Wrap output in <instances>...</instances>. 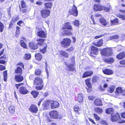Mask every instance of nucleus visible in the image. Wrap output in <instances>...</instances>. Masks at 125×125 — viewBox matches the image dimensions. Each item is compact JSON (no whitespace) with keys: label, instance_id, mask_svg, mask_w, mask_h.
Segmentation results:
<instances>
[{"label":"nucleus","instance_id":"f257e3e1","mask_svg":"<svg viewBox=\"0 0 125 125\" xmlns=\"http://www.w3.org/2000/svg\"><path fill=\"white\" fill-rule=\"evenodd\" d=\"M94 9L95 11H101L104 10L107 12L109 11L110 10L109 7L103 6L99 5H94Z\"/></svg>","mask_w":125,"mask_h":125},{"label":"nucleus","instance_id":"f03ea898","mask_svg":"<svg viewBox=\"0 0 125 125\" xmlns=\"http://www.w3.org/2000/svg\"><path fill=\"white\" fill-rule=\"evenodd\" d=\"M112 50L111 48H107L102 50L101 52L102 55L109 56H110L113 53Z\"/></svg>","mask_w":125,"mask_h":125},{"label":"nucleus","instance_id":"7ed1b4c3","mask_svg":"<svg viewBox=\"0 0 125 125\" xmlns=\"http://www.w3.org/2000/svg\"><path fill=\"white\" fill-rule=\"evenodd\" d=\"M71 42L70 40L67 38H64L63 40L60 42L62 46L64 48L68 47L70 45Z\"/></svg>","mask_w":125,"mask_h":125},{"label":"nucleus","instance_id":"20e7f679","mask_svg":"<svg viewBox=\"0 0 125 125\" xmlns=\"http://www.w3.org/2000/svg\"><path fill=\"white\" fill-rule=\"evenodd\" d=\"M115 95L116 96L121 95L125 96V90H123L121 87L116 88L115 92Z\"/></svg>","mask_w":125,"mask_h":125},{"label":"nucleus","instance_id":"39448f33","mask_svg":"<svg viewBox=\"0 0 125 125\" xmlns=\"http://www.w3.org/2000/svg\"><path fill=\"white\" fill-rule=\"evenodd\" d=\"M119 114L118 113H117L114 116H112L111 120L113 122H115L116 120H117L118 122L120 123L125 122V121L121 120Z\"/></svg>","mask_w":125,"mask_h":125},{"label":"nucleus","instance_id":"423d86ee","mask_svg":"<svg viewBox=\"0 0 125 125\" xmlns=\"http://www.w3.org/2000/svg\"><path fill=\"white\" fill-rule=\"evenodd\" d=\"M49 115L52 118L60 119L61 117L59 116L58 112L56 111H53L50 112L49 113Z\"/></svg>","mask_w":125,"mask_h":125},{"label":"nucleus","instance_id":"0eeeda50","mask_svg":"<svg viewBox=\"0 0 125 125\" xmlns=\"http://www.w3.org/2000/svg\"><path fill=\"white\" fill-rule=\"evenodd\" d=\"M41 16L43 18H47L50 15V11L49 10H43L41 11Z\"/></svg>","mask_w":125,"mask_h":125},{"label":"nucleus","instance_id":"6e6552de","mask_svg":"<svg viewBox=\"0 0 125 125\" xmlns=\"http://www.w3.org/2000/svg\"><path fill=\"white\" fill-rule=\"evenodd\" d=\"M33 83L35 85H41L43 84L42 79L39 77H36L33 80Z\"/></svg>","mask_w":125,"mask_h":125},{"label":"nucleus","instance_id":"1a4fd4ad","mask_svg":"<svg viewBox=\"0 0 125 125\" xmlns=\"http://www.w3.org/2000/svg\"><path fill=\"white\" fill-rule=\"evenodd\" d=\"M69 13L75 16H76L78 15V11L76 6L74 5L72 9L69 11Z\"/></svg>","mask_w":125,"mask_h":125},{"label":"nucleus","instance_id":"9d476101","mask_svg":"<svg viewBox=\"0 0 125 125\" xmlns=\"http://www.w3.org/2000/svg\"><path fill=\"white\" fill-rule=\"evenodd\" d=\"M30 111L34 113H36L38 111V109L36 106L32 104L29 109Z\"/></svg>","mask_w":125,"mask_h":125},{"label":"nucleus","instance_id":"9b49d317","mask_svg":"<svg viewBox=\"0 0 125 125\" xmlns=\"http://www.w3.org/2000/svg\"><path fill=\"white\" fill-rule=\"evenodd\" d=\"M37 35L40 37L45 38L46 37L47 33L44 31L40 30L37 32Z\"/></svg>","mask_w":125,"mask_h":125},{"label":"nucleus","instance_id":"f8f14e48","mask_svg":"<svg viewBox=\"0 0 125 125\" xmlns=\"http://www.w3.org/2000/svg\"><path fill=\"white\" fill-rule=\"evenodd\" d=\"M59 103L57 101H52L51 102V107L52 109L57 108L59 107Z\"/></svg>","mask_w":125,"mask_h":125},{"label":"nucleus","instance_id":"ddd939ff","mask_svg":"<svg viewBox=\"0 0 125 125\" xmlns=\"http://www.w3.org/2000/svg\"><path fill=\"white\" fill-rule=\"evenodd\" d=\"M67 29L71 30H72V27L70 23L68 22H66L65 23L64 26L63 27V29Z\"/></svg>","mask_w":125,"mask_h":125},{"label":"nucleus","instance_id":"4468645a","mask_svg":"<svg viewBox=\"0 0 125 125\" xmlns=\"http://www.w3.org/2000/svg\"><path fill=\"white\" fill-rule=\"evenodd\" d=\"M19 92L22 94H26L28 93V91L26 89L25 87H21L20 88Z\"/></svg>","mask_w":125,"mask_h":125},{"label":"nucleus","instance_id":"2eb2a0df","mask_svg":"<svg viewBox=\"0 0 125 125\" xmlns=\"http://www.w3.org/2000/svg\"><path fill=\"white\" fill-rule=\"evenodd\" d=\"M93 73L92 71H88L85 72L83 74V78H85L89 76L92 75Z\"/></svg>","mask_w":125,"mask_h":125},{"label":"nucleus","instance_id":"dca6fc26","mask_svg":"<svg viewBox=\"0 0 125 125\" xmlns=\"http://www.w3.org/2000/svg\"><path fill=\"white\" fill-rule=\"evenodd\" d=\"M103 41L102 40H99L96 42H94L93 44L96 46L100 47L103 45Z\"/></svg>","mask_w":125,"mask_h":125},{"label":"nucleus","instance_id":"f3484780","mask_svg":"<svg viewBox=\"0 0 125 125\" xmlns=\"http://www.w3.org/2000/svg\"><path fill=\"white\" fill-rule=\"evenodd\" d=\"M15 79L17 82H21L23 80V77L20 74L17 75L15 76Z\"/></svg>","mask_w":125,"mask_h":125},{"label":"nucleus","instance_id":"a211bd4d","mask_svg":"<svg viewBox=\"0 0 125 125\" xmlns=\"http://www.w3.org/2000/svg\"><path fill=\"white\" fill-rule=\"evenodd\" d=\"M29 47L31 49L34 50L37 49L38 48L36 44L33 42H30L29 43Z\"/></svg>","mask_w":125,"mask_h":125},{"label":"nucleus","instance_id":"6ab92c4d","mask_svg":"<svg viewBox=\"0 0 125 125\" xmlns=\"http://www.w3.org/2000/svg\"><path fill=\"white\" fill-rule=\"evenodd\" d=\"M98 52V49L97 48L94 46H92L91 47V53L95 55H97Z\"/></svg>","mask_w":125,"mask_h":125},{"label":"nucleus","instance_id":"aec40b11","mask_svg":"<svg viewBox=\"0 0 125 125\" xmlns=\"http://www.w3.org/2000/svg\"><path fill=\"white\" fill-rule=\"evenodd\" d=\"M104 73L107 75H111L113 73V71L110 69H105V70H103Z\"/></svg>","mask_w":125,"mask_h":125},{"label":"nucleus","instance_id":"412c9836","mask_svg":"<svg viewBox=\"0 0 125 125\" xmlns=\"http://www.w3.org/2000/svg\"><path fill=\"white\" fill-rule=\"evenodd\" d=\"M37 41L38 42L37 43L38 45L42 46L43 45L45 39L42 38H39L37 39Z\"/></svg>","mask_w":125,"mask_h":125},{"label":"nucleus","instance_id":"4be33fe9","mask_svg":"<svg viewBox=\"0 0 125 125\" xmlns=\"http://www.w3.org/2000/svg\"><path fill=\"white\" fill-rule=\"evenodd\" d=\"M72 34L71 32L68 30H64L62 32V35H70Z\"/></svg>","mask_w":125,"mask_h":125},{"label":"nucleus","instance_id":"5701e85b","mask_svg":"<svg viewBox=\"0 0 125 125\" xmlns=\"http://www.w3.org/2000/svg\"><path fill=\"white\" fill-rule=\"evenodd\" d=\"M125 56V52H122L120 53L116 56L117 58L119 59H121L124 58Z\"/></svg>","mask_w":125,"mask_h":125},{"label":"nucleus","instance_id":"b1692460","mask_svg":"<svg viewBox=\"0 0 125 125\" xmlns=\"http://www.w3.org/2000/svg\"><path fill=\"white\" fill-rule=\"evenodd\" d=\"M9 112L12 114L14 113L15 112V108L14 106L11 105L8 108Z\"/></svg>","mask_w":125,"mask_h":125},{"label":"nucleus","instance_id":"393cba45","mask_svg":"<svg viewBox=\"0 0 125 125\" xmlns=\"http://www.w3.org/2000/svg\"><path fill=\"white\" fill-rule=\"evenodd\" d=\"M94 103L97 106H101L102 105L101 100L99 99H97L95 100Z\"/></svg>","mask_w":125,"mask_h":125},{"label":"nucleus","instance_id":"a878e982","mask_svg":"<svg viewBox=\"0 0 125 125\" xmlns=\"http://www.w3.org/2000/svg\"><path fill=\"white\" fill-rule=\"evenodd\" d=\"M83 97L82 94H79L78 96V101L80 103H81L83 101Z\"/></svg>","mask_w":125,"mask_h":125},{"label":"nucleus","instance_id":"bb28decb","mask_svg":"<svg viewBox=\"0 0 125 125\" xmlns=\"http://www.w3.org/2000/svg\"><path fill=\"white\" fill-rule=\"evenodd\" d=\"M100 21L102 25L104 26L106 25L107 23V22L103 17H102L100 19Z\"/></svg>","mask_w":125,"mask_h":125},{"label":"nucleus","instance_id":"cd10ccee","mask_svg":"<svg viewBox=\"0 0 125 125\" xmlns=\"http://www.w3.org/2000/svg\"><path fill=\"white\" fill-rule=\"evenodd\" d=\"M111 23L112 25H113L118 24V19L117 18H116V19H114L113 20L111 21Z\"/></svg>","mask_w":125,"mask_h":125},{"label":"nucleus","instance_id":"c85d7f7f","mask_svg":"<svg viewBox=\"0 0 125 125\" xmlns=\"http://www.w3.org/2000/svg\"><path fill=\"white\" fill-rule=\"evenodd\" d=\"M105 61V62L109 63H113L114 61V60L112 58H108L106 59Z\"/></svg>","mask_w":125,"mask_h":125},{"label":"nucleus","instance_id":"c756f323","mask_svg":"<svg viewBox=\"0 0 125 125\" xmlns=\"http://www.w3.org/2000/svg\"><path fill=\"white\" fill-rule=\"evenodd\" d=\"M70 71H75V69L74 67V65L73 64H71L67 66Z\"/></svg>","mask_w":125,"mask_h":125},{"label":"nucleus","instance_id":"7c9ffc66","mask_svg":"<svg viewBox=\"0 0 125 125\" xmlns=\"http://www.w3.org/2000/svg\"><path fill=\"white\" fill-rule=\"evenodd\" d=\"M60 54L65 57H68V53L65 51H62L60 52Z\"/></svg>","mask_w":125,"mask_h":125},{"label":"nucleus","instance_id":"2f4dec72","mask_svg":"<svg viewBox=\"0 0 125 125\" xmlns=\"http://www.w3.org/2000/svg\"><path fill=\"white\" fill-rule=\"evenodd\" d=\"M31 93L34 98L37 97L39 94V93L36 91H32L31 92Z\"/></svg>","mask_w":125,"mask_h":125},{"label":"nucleus","instance_id":"473e14b6","mask_svg":"<svg viewBox=\"0 0 125 125\" xmlns=\"http://www.w3.org/2000/svg\"><path fill=\"white\" fill-rule=\"evenodd\" d=\"M15 73H19L20 74L22 73V69L21 68L19 67H18L17 69L15 70Z\"/></svg>","mask_w":125,"mask_h":125},{"label":"nucleus","instance_id":"72a5a7b5","mask_svg":"<svg viewBox=\"0 0 125 125\" xmlns=\"http://www.w3.org/2000/svg\"><path fill=\"white\" fill-rule=\"evenodd\" d=\"M31 58V55L30 53L26 54L24 56V58L26 60H28L30 59Z\"/></svg>","mask_w":125,"mask_h":125},{"label":"nucleus","instance_id":"f704fd0d","mask_svg":"<svg viewBox=\"0 0 125 125\" xmlns=\"http://www.w3.org/2000/svg\"><path fill=\"white\" fill-rule=\"evenodd\" d=\"M20 44L23 47L26 48H27L25 42L22 40H20Z\"/></svg>","mask_w":125,"mask_h":125},{"label":"nucleus","instance_id":"c9c22d12","mask_svg":"<svg viewBox=\"0 0 125 125\" xmlns=\"http://www.w3.org/2000/svg\"><path fill=\"white\" fill-rule=\"evenodd\" d=\"M36 59L38 60L41 61L42 59V55L39 53H38L35 56Z\"/></svg>","mask_w":125,"mask_h":125},{"label":"nucleus","instance_id":"e433bc0d","mask_svg":"<svg viewBox=\"0 0 125 125\" xmlns=\"http://www.w3.org/2000/svg\"><path fill=\"white\" fill-rule=\"evenodd\" d=\"M79 108L78 106H76L74 107V110L76 113L77 114H79V113L78 112L79 110Z\"/></svg>","mask_w":125,"mask_h":125},{"label":"nucleus","instance_id":"4c0bfd02","mask_svg":"<svg viewBox=\"0 0 125 125\" xmlns=\"http://www.w3.org/2000/svg\"><path fill=\"white\" fill-rule=\"evenodd\" d=\"M95 111L98 113L100 114L103 112L102 109L100 108H95Z\"/></svg>","mask_w":125,"mask_h":125},{"label":"nucleus","instance_id":"58836bf2","mask_svg":"<svg viewBox=\"0 0 125 125\" xmlns=\"http://www.w3.org/2000/svg\"><path fill=\"white\" fill-rule=\"evenodd\" d=\"M4 80V81H6L7 80V71H4L3 72Z\"/></svg>","mask_w":125,"mask_h":125},{"label":"nucleus","instance_id":"ea45409f","mask_svg":"<svg viewBox=\"0 0 125 125\" xmlns=\"http://www.w3.org/2000/svg\"><path fill=\"white\" fill-rule=\"evenodd\" d=\"M113 109L112 108H109L107 109L106 110V112L107 114L112 113L113 112Z\"/></svg>","mask_w":125,"mask_h":125},{"label":"nucleus","instance_id":"a19ab883","mask_svg":"<svg viewBox=\"0 0 125 125\" xmlns=\"http://www.w3.org/2000/svg\"><path fill=\"white\" fill-rule=\"evenodd\" d=\"M42 73L41 70L40 69L36 70L35 71V74L37 75H40Z\"/></svg>","mask_w":125,"mask_h":125},{"label":"nucleus","instance_id":"79ce46f5","mask_svg":"<svg viewBox=\"0 0 125 125\" xmlns=\"http://www.w3.org/2000/svg\"><path fill=\"white\" fill-rule=\"evenodd\" d=\"M119 37V36L118 35H115L113 36L110 37L109 38V39L112 40L114 39H118Z\"/></svg>","mask_w":125,"mask_h":125},{"label":"nucleus","instance_id":"37998d69","mask_svg":"<svg viewBox=\"0 0 125 125\" xmlns=\"http://www.w3.org/2000/svg\"><path fill=\"white\" fill-rule=\"evenodd\" d=\"M4 28V26L3 24L1 22H0V31L1 32L3 31Z\"/></svg>","mask_w":125,"mask_h":125},{"label":"nucleus","instance_id":"c03bdc74","mask_svg":"<svg viewBox=\"0 0 125 125\" xmlns=\"http://www.w3.org/2000/svg\"><path fill=\"white\" fill-rule=\"evenodd\" d=\"M44 5L47 8H51L52 6V3L50 2L45 3Z\"/></svg>","mask_w":125,"mask_h":125},{"label":"nucleus","instance_id":"a18cd8bd","mask_svg":"<svg viewBox=\"0 0 125 125\" xmlns=\"http://www.w3.org/2000/svg\"><path fill=\"white\" fill-rule=\"evenodd\" d=\"M39 85V86H36L35 87V88L36 89L38 90H40L42 89L43 86V84L41 85Z\"/></svg>","mask_w":125,"mask_h":125},{"label":"nucleus","instance_id":"49530a36","mask_svg":"<svg viewBox=\"0 0 125 125\" xmlns=\"http://www.w3.org/2000/svg\"><path fill=\"white\" fill-rule=\"evenodd\" d=\"M117 16L123 20H125V15L119 14H118Z\"/></svg>","mask_w":125,"mask_h":125},{"label":"nucleus","instance_id":"de8ad7c7","mask_svg":"<svg viewBox=\"0 0 125 125\" xmlns=\"http://www.w3.org/2000/svg\"><path fill=\"white\" fill-rule=\"evenodd\" d=\"M115 87L113 86H112L109 88V89L108 90L109 91V93H112L114 90Z\"/></svg>","mask_w":125,"mask_h":125},{"label":"nucleus","instance_id":"09e8293b","mask_svg":"<svg viewBox=\"0 0 125 125\" xmlns=\"http://www.w3.org/2000/svg\"><path fill=\"white\" fill-rule=\"evenodd\" d=\"M74 25L76 26H78L80 25L79 21L77 20H75L74 22Z\"/></svg>","mask_w":125,"mask_h":125},{"label":"nucleus","instance_id":"8fccbe9b","mask_svg":"<svg viewBox=\"0 0 125 125\" xmlns=\"http://www.w3.org/2000/svg\"><path fill=\"white\" fill-rule=\"evenodd\" d=\"M21 7L23 8H25L26 7V4L25 2L23 0L21 1Z\"/></svg>","mask_w":125,"mask_h":125},{"label":"nucleus","instance_id":"3c124183","mask_svg":"<svg viewBox=\"0 0 125 125\" xmlns=\"http://www.w3.org/2000/svg\"><path fill=\"white\" fill-rule=\"evenodd\" d=\"M94 117L97 121H99L100 120V118L96 114H94Z\"/></svg>","mask_w":125,"mask_h":125},{"label":"nucleus","instance_id":"603ef678","mask_svg":"<svg viewBox=\"0 0 125 125\" xmlns=\"http://www.w3.org/2000/svg\"><path fill=\"white\" fill-rule=\"evenodd\" d=\"M98 77L96 76H94L92 78V81L94 82H96L98 80Z\"/></svg>","mask_w":125,"mask_h":125},{"label":"nucleus","instance_id":"864d4df0","mask_svg":"<svg viewBox=\"0 0 125 125\" xmlns=\"http://www.w3.org/2000/svg\"><path fill=\"white\" fill-rule=\"evenodd\" d=\"M5 66H4L0 65V70L1 71H3L5 69Z\"/></svg>","mask_w":125,"mask_h":125},{"label":"nucleus","instance_id":"5fc2aeb1","mask_svg":"<svg viewBox=\"0 0 125 125\" xmlns=\"http://www.w3.org/2000/svg\"><path fill=\"white\" fill-rule=\"evenodd\" d=\"M91 23L92 24H95V22L94 19L92 17V16L91 17Z\"/></svg>","mask_w":125,"mask_h":125},{"label":"nucleus","instance_id":"6e6d98bb","mask_svg":"<svg viewBox=\"0 0 125 125\" xmlns=\"http://www.w3.org/2000/svg\"><path fill=\"white\" fill-rule=\"evenodd\" d=\"M46 50V47H45L42 50H41L40 51L43 53H44L45 52Z\"/></svg>","mask_w":125,"mask_h":125},{"label":"nucleus","instance_id":"4d7b16f0","mask_svg":"<svg viewBox=\"0 0 125 125\" xmlns=\"http://www.w3.org/2000/svg\"><path fill=\"white\" fill-rule=\"evenodd\" d=\"M101 123L103 125H107V124L106 121L104 120H102L101 121Z\"/></svg>","mask_w":125,"mask_h":125},{"label":"nucleus","instance_id":"13d9d810","mask_svg":"<svg viewBox=\"0 0 125 125\" xmlns=\"http://www.w3.org/2000/svg\"><path fill=\"white\" fill-rule=\"evenodd\" d=\"M88 99L91 100H93L94 99V97L92 96H88Z\"/></svg>","mask_w":125,"mask_h":125},{"label":"nucleus","instance_id":"bf43d9fd","mask_svg":"<svg viewBox=\"0 0 125 125\" xmlns=\"http://www.w3.org/2000/svg\"><path fill=\"white\" fill-rule=\"evenodd\" d=\"M18 16H16L15 17L13 18L12 19V21L14 22L18 20Z\"/></svg>","mask_w":125,"mask_h":125},{"label":"nucleus","instance_id":"052dcab7","mask_svg":"<svg viewBox=\"0 0 125 125\" xmlns=\"http://www.w3.org/2000/svg\"><path fill=\"white\" fill-rule=\"evenodd\" d=\"M49 68L48 67L47 65L46 66L45 71L47 73L48 75L49 73L48 68Z\"/></svg>","mask_w":125,"mask_h":125},{"label":"nucleus","instance_id":"680f3d73","mask_svg":"<svg viewBox=\"0 0 125 125\" xmlns=\"http://www.w3.org/2000/svg\"><path fill=\"white\" fill-rule=\"evenodd\" d=\"M120 64L122 65H124L125 64V60H122L120 62Z\"/></svg>","mask_w":125,"mask_h":125},{"label":"nucleus","instance_id":"e2e57ef3","mask_svg":"<svg viewBox=\"0 0 125 125\" xmlns=\"http://www.w3.org/2000/svg\"><path fill=\"white\" fill-rule=\"evenodd\" d=\"M20 27L18 26L16 28V33L19 34L20 31Z\"/></svg>","mask_w":125,"mask_h":125},{"label":"nucleus","instance_id":"0e129e2a","mask_svg":"<svg viewBox=\"0 0 125 125\" xmlns=\"http://www.w3.org/2000/svg\"><path fill=\"white\" fill-rule=\"evenodd\" d=\"M120 104L125 109V102L120 103Z\"/></svg>","mask_w":125,"mask_h":125},{"label":"nucleus","instance_id":"69168bd1","mask_svg":"<svg viewBox=\"0 0 125 125\" xmlns=\"http://www.w3.org/2000/svg\"><path fill=\"white\" fill-rule=\"evenodd\" d=\"M90 80L91 79H86L85 81L86 84L89 83Z\"/></svg>","mask_w":125,"mask_h":125},{"label":"nucleus","instance_id":"338daca9","mask_svg":"<svg viewBox=\"0 0 125 125\" xmlns=\"http://www.w3.org/2000/svg\"><path fill=\"white\" fill-rule=\"evenodd\" d=\"M6 62L5 61L3 60H0V63H1L3 64H4Z\"/></svg>","mask_w":125,"mask_h":125},{"label":"nucleus","instance_id":"774afa93","mask_svg":"<svg viewBox=\"0 0 125 125\" xmlns=\"http://www.w3.org/2000/svg\"><path fill=\"white\" fill-rule=\"evenodd\" d=\"M121 116L123 118H125V112L122 113Z\"/></svg>","mask_w":125,"mask_h":125}]
</instances>
